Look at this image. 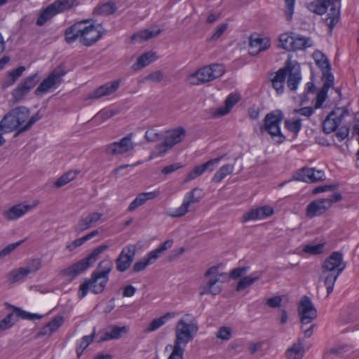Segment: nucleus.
<instances>
[{
	"label": "nucleus",
	"mask_w": 359,
	"mask_h": 359,
	"mask_svg": "<svg viewBox=\"0 0 359 359\" xmlns=\"http://www.w3.org/2000/svg\"><path fill=\"white\" fill-rule=\"evenodd\" d=\"M30 109L25 106L16 107L7 112L0 121V130L6 133L15 131L14 137L31 129L42 118L37 111L29 118Z\"/></svg>",
	"instance_id": "obj_1"
},
{
	"label": "nucleus",
	"mask_w": 359,
	"mask_h": 359,
	"mask_svg": "<svg viewBox=\"0 0 359 359\" xmlns=\"http://www.w3.org/2000/svg\"><path fill=\"white\" fill-rule=\"evenodd\" d=\"M93 21V19L83 20L77 22L66 29L65 39L67 43H72L79 39V42L85 46L89 47L98 41L104 33L102 24L95 25L90 24L84 26L83 24Z\"/></svg>",
	"instance_id": "obj_2"
},
{
	"label": "nucleus",
	"mask_w": 359,
	"mask_h": 359,
	"mask_svg": "<svg viewBox=\"0 0 359 359\" xmlns=\"http://www.w3.org/2000/svg\"><path fill=\"white\" fill-rule=\"evenodd\" d=\"M331 6L330 12L325 19V22L330 28L331 33L336 24L339 20L340 16V0H315L308 5V8L313 13L318 15L324 14L327 7Z\"/></svg>",
	"instance_id": "obj_3"
},
{
	"label": "nucleus",
	"mask_w": 359,
	"mask_h": 359,
	"mask_svg": "<svg viewBox=\"0 0 359 359\" xmlns=\"http://www.w3.org/2000/svg\"><path fill=\"white\" fill-rule=\"evenodd\" d=\"M283 118V114L279 109L268 113L264 118V123L259 128L260 135L266 133L277 144H282L285 140V136L282 133L280 127Z\"/></svg>",
	"instance_id": "obj_4"
},
{
	"label": "nucleus",
	"mask_w": 359,
	"mask_h": 359,
	"mask_svg": "<svg viewBox=\"0 0 359 359\" xmlns=\"http://www.w3.org/2000/svg\"><path fill=\"white\" fill-rule=\"evenodd\" d=\"M108 248L107 245H101L95 248L86 257L62 270L61 273L65 276H71L74 279L90 267L98 259L99 255Z\"/></svg>",
	"instance_id": "obj_5"
},
{
	"label": "nucleus",
	"mask_w": 359,
	"mask_h": 359,
	"mask_svg": "<svg viewBox=\"0 0 359 359\" xmlns=\"http://www.w3.org/2000/svg\"><path fill=\"white\" fill-rule=\"evenodd\" d=\"M225 72L224 66L222 64L214 63L203 67L189 76L190 83L198 86L215 80L222 76Z\"/></svg>",
	"instance_id": "obj_6"
},
{
	"label": "nucleus",
	"mask_w": 359,
	"mask_h": 359,
	"mask_svg": "<svg viewBox=\"0 0 359 359\" xmlns=\"http://www.w3.org/2000/svg\"><path fill=\"white\" fill-rule=\"evenodd\" d=\"M198 327L194 322L187 323L182 318L176 324L174 346H182L191 341L198 332Z\"/></svg>",
	"instance_id": "obj_7"
},
{
	"label": "nucleus",
	"mask_w": 359,
	"mask_h": 359,
	"mask_svg": "<svg viewBox=\"0 0 359 359\" xmlns=\"http://www.w3.org/2000/svg\"><path fill=\"white\" fill-rule=\"evenodd\" d=\"M112 263L109 259L101 261L97 267V269L93 272V283L100 280L98 285H93V290L94 294H100L104 290L109 280V273L112 269Z\"/></svg>",
	"instance_id": "obj_8"
},
{
	"label": "nucleus",
	"mask_w": 359,
	"mask_h": 359,
	"mask_svg": "<svg viewBox=\"0 0 359 359\" xmlns=\"http://www.w3.org/2000/svg\"><path fill=\"white\" fill-rule=\"evenodd\" d=\"M218 273V267L213 266L209 268L205 273V277L212 276L208 280L203 281L199 289V295L203 296L204 294H210L212 296L219 294L222 290V286L218 284L219 282Z\"/></svg>",
	"instance_id": "obj_9"
},
{
	"label": "nucleus",
	"mask_w": 359,
	"mask_h": 359,
	"mask_svg": "<svg viewBox=\"0 0 359 359\" xmlns=\"http://www.w3.org/2000/svg\"><path fill=\"white\" fill-rule=\"evenodd\" d=\"M186 131L184 128L178 127L166 135L162 143L159 144L156 147V149L158 151V154H152L151 158L153 156H163L164 154L167 152L168 149L172 148L175 144L181 142L184 137H185Z\"/></svg>",
	"instance_id": "obj_10"
},
{
	"label": "nucleus",
	"mask_w": 359,
	"mask_h": 359,
	"mask_svg": "<svg viewBox=\"0 0 359 359\" xmlns=\"http://www.w3.org/2000/svg\"><path fill=\"white\" fill-rule=\"evenodd\" d=\"M40 81V76L37 72L25 78L18 86L13 90L12 96L14 103H17L25 97L30 90L34 88Z\"/></svg>",
	"instance_id": "obj_11"
},
{
	"label": "nucleus",
	"mask_w": 359,
	"mask_h": 359,
	"mask_svg": "<svg viewBox=\"0 0 359 359\" xmlns=\"http://www.w3.org/2000/svg\"><path fill=\"white\" fill-rule=\"evenodd\" d=\"M348 114L346 107H337L332 110L323 122V130L326 134L335 131L341 124L345 115Z\"/></svg>",
	"instance_id": "obj_12"
},
{
	"label": "nucleus",
	"mask_w": 359,
	"mask_h": 359,
	"mask_svg": "<svg viewBox=\"0 0 359 359\" xmlns=\"http://www.w3.org/2000/svg\"><path fill=\"white\" fill-rule=\"evenodd\" d=\"M66 74L62 65L57 67L53 69L48 76L37 87L34 91L36 95H41L47 93L51 88L54 87L56 84L60 83L62 77Z\"/></svg>",
	"instance_id": "obj_13"
},
{
	"label": "nucleus",
	"mask_w": 359,
	"mask_h": 359,
	"mask_svg": "<svg viewBox=\"0 0 359 359\" xmlns=\"http://www.w3.org/2000/svg\"><path fill=\"white\" fill-rule=\"evenodd\" d=\"M298 313L302 324H309L314 320L317 316V310L310 297L304 296L299 304Z\"/></svg>",
	"instance_id": "obj_14"
},
{
	"label": "nucleus",
	"mask_w": 359,
	"mask_h": 359,
	"mask_svg": "<svg viewBox=\"0 0 359 359\" xmlns=\"http://www.w3.org/2000/svg\"><path fill=\"white\" fill-rule=\"evenodd\" d=\"M137 252L135 245H128L123 248L116 259V269L119 272H124L130 268Z\"/></svg>",
	"instance_id": "obj_15"
},
{
	"label": "nucleus",
	"mask_w": 359,
	"mask_h": 359,
	"mask_svg": "<svg viewBox=\"0 0 359 359\" xmlns=\"http://www.w3.org/2000/svg\"><path fill=\"white\" fill-rule=\"evenodd\" d=\"M133 134H128L118 142H114L106 146L105 151L107 155L123 154L134 149L132 142Z\"/></svg>",
	"instance_id": "obj_16"
},
{
	"label": "nucleus",
	"mask_w": 359,
	"mask_h": 359,
	"mask_svg": "<svg viewBox=\"0 0 359 359\" xmlns=\"http://www.w3.org/2000/svg\"><path fill=\"white\" fill-rule=\"evenodd\" d=\"M346 264L343 262V254L335 251L327 257L322 264V272H337L341 269V272L345 269Z\"/></svg>",
	"instance_id": "obj_17"
},
{
	"label": "nucleus",
	"mask_w": 359,
	"mask_h": 359,
	"mask_svg": "<svg viewBox=\"0 0 359 359\" xmlns=\"http://www.w3.org/2000/svg\"><path fill=\"white\" fill-rule=\"evenodd\" d=\"M332 207V202L325 198H319L309 203L306 208V217L311 219L325 213Z\"/></svg>",
	"instance_id": "obj_18"
},
{
	"label": "nucleus",
	"mask_w": 359,
	"mask_h": 359,
	"mask_svg": "<svg viewBox=\"0 0 359 359\" xmlns=\"http://www.w3.org/2000/svg\"><path fill=\"white\" fill-rule=\"evenodd\" d=\"M222 158V156L217 157L214 159H211L208 161L206 163L203 165L196 166L193 170L189 172L186 178L184 179V182H188L197 177L203 174L206 170L212 171L213 170V167L215 164L218 163L220 160Z\"/></svg>",
	"instance_id": "obj_19"
},
{
	"label": "nucleus",
	"mask_w": 359,
	"mask_h": 359,
	"mask_svg": "<svg viewBox=\"0 0 359 359\" xmlns=\"http://www.w3.org/2000/svg\"><path fill=\"white\" fill-rule=\"evenodd\" d=\"M120 85V80H115L107 83L97 89L88 95L89 99H98L103 96L109 95L116 92Z\"/></svg>",
	"instance_id": "obj_20"
},
{
	"label": "nucleus",
	"mask_w": 359,
	"mask_h": 359,
	"mask_svg": "<svg viewBox=\"0 0 359 359\" xmlns=\"http://www.w3.org/2000/svg\"><path fill=\"white\" fill-rule=\"evenodd\" d=\"M270 46L271 43L269 39L260 37L254 38L253 36H251L249 39V54L251 55H257L260 52L269 48Z\"/></svg>",
	"instance_id": "obj_21"
},
{
	"label": "nucleus",
	"mask_w": 359,
	"mask_h": 359,
	"mask_svg": "<svg viewBox=\"0 0 359 359\" xmlns=\"http://www.w3.org/2000/svg\"><path fill=\"white\" fill-rule=\"evenodd\" d=\"M301 79L300 67L298 63L292 62L287 75V87L291 90H297Z\"/></svg>",
	"instance_id": "obj_22"
},
{
	"label": "nucleus",
	"mask_w": 359,
	"mask_h": 359,
	"mask_svg": "<svg viewBox=\"0 0 359 359\" xmlns=\"http://www.w3.org/2000/svg\"><path fill=\"white\" fill-rule=\"evenodd\" d=\"M159 195V191L143 192L139 194L137 197L130 203L127 210L133 212L140 206L144 205L147 201L154 199Z\"/></svg>",
	"instance_id": "obj_23"
},
{
	"label": "nucleus",
	"mask_w": 359,
	"mask_h": 359,
	"mask_svg": "<svg viewBox=\"0 0 359 359\" xmlns=\"http://www.w3.org/2000/svg\"><path fill=\"white\" fill-rule=\"evenodd\" d=\"M241 100V96L237 93H231L225 100L224 107L218 108L213 113L214 116H222L227 114L233 107Z\"/></svg>",
	"instance_id": "obj_24"
},
{
	"label": "nucleus",
	"mask_w": 359,
	"mask_h": 359,
	"mask_svg": "<svg viewBox=\"0 0 359 359\" xmlns=\"http://www.w3.org/2000/svg\"><path fill=\"white\" fill-rule=\"evenodd\" d=\"M128 330V327L127 326L118 327L117 325H110L108 327V331L98 340V342L111 339H118L122 337L123 334L127 333Z\"/></svg>",
	"instance_id": "obj_25"
},
{
	"label": "nucleus",
	"mask_w": 359,
	"mask_h": 359,
	"mask_svg": "<svg viewBox=\"0 0 359 359\" xmlns=\"http://www.w3.org/2000/svg\"><path fill=\"white\" fill-rule=\"evenodd\" d=\"M102 217V214L100 212H93L89 214L84 218H81L78 225L75 229L76 231L82 232L89 229L91 225L99 221Z\"/></svg>",
	"instance_id": "obj_26"
},
{
	"label": "nucleus",
	"mask_w": 359,
	"mask_h": 359,
	"mask_svg": "<svg viewBox=\"0 0 359 359\" xmlns=\"http://www.w3.org/2000/svg\"><path fill=\"white\" fill-rule=\"evenodd\" d=\"M31 208L32 206L29 205L18 204L4 212V216L7 220H15L22 217Z\"/></svg>",
	"instance_id": "obj_27"
},
{
	"label": "nucleus",
	"mask_w": 359,
	"mask_h": 359,
	"mask_svg": "<svg viewBox=\"0 0 359 359\" xmlns=\"http://www.w3.org/2000/svg\"><path fill=\"white\" fill-rule=\"evenodd\" d=\"M304 347L300 339L285 351L286 359H302L304 355Z\"/></svg>",
	"instance_id": "obj_28"
},
{
	"label": "nucleus",
	"mask_w": 359,
	"mask_h": 359,
	"mask_svg": "<svg viewBox=\"0 0 359 359\" xmlns=\"http://www.w3.org/2000/svg\"><path fill=\"white\" fill-rule=\"evenodd\" d=\"M172 245V240L165 241L164 243H161L157 248L149 252L145 259L147 262H149V264H153L161 255L163 252H164L168 249L170 248Z\"/></svg>",
	"instance_id": "obj_29"
},
{
	"label": "nucleus",
	"mask_w": 359,
	"mask_h": 359,
	"mask_svg": "<svg viewBox=\"0 0 359 359\" xmlns=\"http://www.w3.org/2000/svg\"><path fill=\"white\" fill-rule=\"evenodd\" d=\"M156 59V53L154 52H147L139 57L135 64L132 65L134 71L139 70L149 65L151 62Z\"/></svg>",
	"instance_id": "obj_30"
},
{
	"label": "nucleus",
	"mask_w": 359,
	"mask_h": 359,
	"mask_svg": "<svg viewBox=\"0 0 359 359\" xmlns=\"http://www.w3.org/2000/svg\"><path fill=\"white\" fill-rule=\"evenodd\" d=\"M292 39L291 41V43H292L293 48L292 51L305 49L313 46V43L309 38H306L304 36H302L299 34H295L294 33H292Z\"/></svg>",
	"instance_id": "obj_31"
},
{
	"label": "nucleus",
	"mask_w": 359,
	"mask_h": 359,
	"mask_svg": "<svg viewBox=\"0 0 359 359\" xmlns=\"http://www.w3.org/2000/svg\"><path fill=\"white\" fill-rule=\"evenodd\" d=\"M56 13H61L79 5L77 0H55L51 4Z\"/></svg>",
	"instance_id": "obj_32"
},
{
	"label": "nucleus",
	"mask_w": 359,
	"mask_h": 359,
	"mask_svg": "<svg viewBox=\"0 0 359 359\" xmlns=\"http://www.w3.org/2000/svg\"><path fill=\"white\" fill-rule=\"evenodd\" d=\"M262 276V273L255 272L250 276H244L240 279L236 286V291L240 292L246 287L252 285L255 281L258 280Z\"/></svg>",
	"instance_id": "obj_33"
},
{
	"label": "nucleus",
	"mask_w": 359,
	"mask_h": 359,
	"mask_svg": "<svg viewBox=\"0 0 359 359\" xmlns=\"http://www.w3.org/2000/svg\"><path fill=\"white\" fill-rule=\"evenodd\" d=\"M313 168H302L296 171L293 175V179L297 181L313 183Z\"/></svg>",
	"instance_id": "obj_34"
},
{
	"label": "nucleus",
	"mask_w": 359,
	"mask_h": 359,
	"mask_svg": "<svg viewBox=\"0 0 359 359\" xmlns=\"http://www.w3.org/2000/svg\"><path fill=\"white\" fill-rule=\"evenodd\" d=\"M30 272L31 270L28 268H20L10 271L6 275V278L11 284H13L25 278Z\"/></svg>",
	"instance_id": "obj_35"
},
{
	"label": "nucleus",
	"mask_w": 359,
	"mask_h": 359,
	"mask_svg": "<svg viewBox=\"0 0 359 359\" xmlns=\"http://www.w3.org/2000/svg\"><path fill=\"white\" fill-rule=\"evenodd\" d=\"M161 32L162 30L161 29H158L156 31L146 29L140 32L134 34L130 39L132 41L142 42L158 36L159 34H161Z\"/></svg>",
	"instance_id": "obj_36"
},
{
	"label": "nucleus",
	"mask_w": 359,
	"mask_h": 359,
	"mask_svg": "<svg viewBox=\"0 0 359 359\" xmlns=\"http://www.w3.org/2000/svg\"><path fill=\"white\" fill-rule=\"evenodd\" d=\"M174 313L168 312L160 318L154 319L147 328V332H154L163 326L169 319L175 317Z\"/></svg>",
	"instance_id": "obj_37"
},
{
	"label": "nucleus",
	"mask_w": 359,
	"mask_h": 359,
	"mask_svg": "<svg viewBox=\"0 0 359 359\" xmlns=\"http://www.w3.org/2000/svg\"><path fill=\"white\" fill-rule=\"evenodd\" d=\"M57 14V13L55 11L53 6L50 4L41 11L40 15L36 22V25L43 26L48 20L53 18Z\"/></svg>",
	"instance_id": "obj_38"
},
{
	"label": "nucleus",
	"mask_w": 359,
	"mask_h": 359,
	"mask_svg": "<svg viewBox=\"0 0 359 359\" xmlns=\"http://www.w3.org/2000/svg\"><path fill=\"white\" fill-rule=\"evenodd\" d=\"M116 9L117 8L114 2L108 1L96 8L93 11V13L109 15L114 13Z\"/></svg>",
	"instance_id": "obj_39"
},
{
	"label": "nucleus",
	"mask_w": 359,
	"mask_h": 359,
	"mask_svg": "<svg viewBox=\"0 0 359 359\" xmlns=\"http://www.w3.org/2000/svg\"><path fill=\"white\" fill-rule=\"evenodd\" d=\"M91 281H93V273L90 279H85L84 282L80 285L78 292V296L80 299H83L86 297L89 290L93 293V285H98L100 282V280H97L95 283Z\"/></svg>",
	"instance_id": "obj_40"
},
{
	"label": "nucleus",
	"mask_w": 359,
	"mask_h": 359,
	"mask_svg": "<svg viewBox=\"0 0 359 359\" xmlns=\"http://www.w3.org/2000/svg\"><path fill=\"white\" fill-rule=\"evenodd\" d=\"M95 334V328L94 327L93 332L90 335H86L81 338V342L76 347V351L77 354V358H80L82 355L83 351L87 348V347L90 344V343L93 341L94 337Z\"/></svg>",
	"instance_id": "obj_41"
},
{
	"label": "nucleus",
	"mask_w": 359,
	"mask_h": 359,
	"mask_svg": "<svg viewBox=\"0 0 359 359\" xmlns=\"http://www.w3.org/2000/svg\"><path fill=\"white\" fill-rule=\"evenodd\" d=\"M233 171V165L231 164H226L222 166L214 175L212 181L214 182H220L228 175L232 173Z\"/></svg>",
	"instance_id": "obj_42"
},
{
	"label": "nucleus",
	"mask_w": 359,
	"mask_h": 359,
	"mask_svg": "<svg viewBox=\"0 0 359 359\" xmlns=\"http://www.w3.org/2000/svg\"><path fill=\"white\" fill-rule=\"evenodd\" d=\"M203 197V191L198 188H194L188 192L184 198L185 202H189L190 206L193 203H198Z\"/></svg>",
	"instance_id": "obj_43"
},
{
	"label": "nucleus",
	"mask_w": 359,
	"mask_h": 359,
	"mask_svg": "<svg viewBox=\"0 0 359 359\" xmlns=\"http://www.w3.org/2000/svg\"><path fill=\"white\" fill-rule=\"evenodd\" d=\"M79 173L78 171L69 170L61 175L55 182V186L57 188L62 187L72 181Z\"/></svg>",
	"instance_id": "obj_44"
},
{
	"label": "nucleus",
	"mask_w": 359,
	"mask_h": 359,
	"mask_svg": "<svg viewBox=\"0 0 359 359\" xmlns=\"http://www.w3.org/2000/svg\"><path fill=\"white\" fill-rule=\"evenodd\" d=\"M292 63V62H291L290 59L287 60L285 62L284 67L278 70V72L276 74V76L272 79V80L285 82V79L287 76L288 73L290 72Z\"/></svg>",
	"instance_id": "obj_45"
},
{
	"label": "nucleus",
	"mask_w": 359,
	"mask_h": 359,
	"mask_svg": "<svg viewBox=\"0 0 359 359\" xmlns=\"http://www.w3.org/2000/svg\"><path fill=\"white\" fill-rule=\"evenodd\" d=\"M25 70L24 66H20L8 72V79L4 83L5 86L13 85Z\"/></svg>",
	"instance_id": "obj_46"
},
{
	"label": "nucleus",
	"mask_w": 359,
	"mask_h": 359,
	"mask_svg": "<svg viewBox=\"0 0 359 359\" xmlns=\"http://www.w3.org/2000/svg\"><path fill=\"white\" fill-rule=\"evenodd\" d=\"M285 127L287 130L297 135L302 127V119L299 118L293 121L287 119L285 121Z\"/></svg>",
	"instance_id": "obj_47"
},
{
	"label": "nucleus",
	"mask_w": 359,
	"mask_h": 359,
	"mask_svg": "<svg viewBox=\"0 0 359 359\" xmlns=\"http://www.w3.org/2000/svg\"><path fill=\"white\" fill-rule=\"evenodd\" d=\"M292 39V33L290 34H289L288 33H283L280 34L278 38V41L280 43L278 46L287 51H292L293 48L292 43H291Z\"/></svg>",
	"instance_id": "obj_48"
},
{
	"label": "nucleus",
	"mask_w": 359,
	"mask_h": 359,
	"mask_svg": "<svg viewBox=\"0 0 359 359\" xmlns=\"http://www.w3.org/2000/svg\"><path fill=\"white\" fill-rule=\"evenodd\" d=\"M18 321L15 319L14 313H8L4 319L0 320V331H5L11 327Z\"/></svg>",
	"instance_id": "obj_49"
},
{
	"label": "nucleus",
	"mask_w": 359,
	"mask_h": 359,
	"mask_svg": "<svg viewBox=\"0 0 359 359\" xmlns=\"http://www.w3.org/2000/svg\"><path fill=\"white\" fill-rule=\"evenodd\" d=\"M261 208L257 209H252L243 216V220L247 222L249 220H255L257 219L264 218Z\"/></svg>",
	"instance_id": "obj_50"
},
{
	"label": "nucleus",
	"mask_w": 359,
	"mask_h": 359,
	"mask_svg": "<svg viewBox=\"0 0 359 359\" xmlns=\"http://www.w3.org/2000/svg\"><path fill=\"white\" fill-rule=\"evenodd\" d=\"M329 90V88L326 87H322L320 91L317 94L316 103L314 105L315 109H319L321 108L324 102L327 99V92Z\"/></svg>",
	"instance_id": "obj_51"
},
{
	"label": "nucleus",
	"mask_w": 359,
	"mask_h": 359,
	"mask_svg": "<svg viewBox=\"0 0 359 359\" xmlns=\"http://www.w3.org/2000/svg\"><path fill=\"white\" fill-rule=\"evenodd\" d=\"M325 247L324 243L316 245H306L304 247L303 251L311 255H320L323 253Z\"/></svg>",
	"instance_id": "obj_52"
},
{
	"label": "nucleus",
	"mask_w": 359,
	"mask_h": 359,
	"mask_svg": "<svg viewBox=\"0 0 359 359\" xmlns=\"http://www.w3.org/2000/svg\"><path fill=\"white\" fill-rule=\"evenodd\" d=\"M64 323V317L62 316H56L47 323L48 327L50 328L49 335L55 332Z\"/></svg>",
	"instance_id": "obj_53"
},
{
	"label": "nucleus",
	"mask_w": 359,
	"mask_h": 359,
	"mask_svg": "<svg viewBox=\"0 0 359 359\" xmlns=\"http://www.w3.org/2000/svg\"><path fill=\"white\" fill-rule=\"evenodd\" d=\"M6 305L13 309V313H14L15 319L18 320V318H22L25 320H29L30 313L25 311L19 307L11 306L8 303H6Z\"/></svg>",
	"instance_id": "obj_54"
},
{
	"label": "nucleus",
	"mask_w": 359,
	"mask_h": 359,
	"mask_svg": "<svg viewBox=\"0 0 359 359\" xmlns=\"http://www.w3.org/2000/svg\"><path fill=\"white\" fill-rule=\"evenodd\" d=\"M323 80L324 81L323 87H326L330 89L334 84V76L331 73V69H325L322 72Z\"/></svg>",
	"instance_id": "obj_55"
},
{
	"label": "nucleus",
	"mask_w": 359,
	"mask_h": 359,
	"mask_svg": "<svg viewBox=\"0 0 359 359\" xmlns=\"http://www.w3.org/2000/svg\"><path fill=\"white\" fill-rule=\"evenodd\" d=\"M217 338L222 340H229L231 337V329L229 327H221L216 334Z\"/></svg>",
	"instance_id": "obj_56"
},
{
	"label": "nucleus",
	"mask_w": 359,
	"mask_h": 359,
	"mask_svg": "<svg viewBox=\"0 0 359 359\" xmlns=\"http://www.w3.org/2000/svg\"><path fill=\"white\" fill-rule=\"evenodd\" d=\"M295 0H285L286 8L285 10V14L287 21H291L292 15L294 13V6Z\"/></svg>",
	"instance_id": "obj_57"
},
{
	"label": "nucleus",
	"mask_w": 359,
	"mask_h": 359,
	"mask_svg": "<svg viewBox=\"0 0 359 359\" xmlns=\"http://www.w3.org/2000/svg\"><path fill=\"white\" fill-rule=\"evenodd\" d=\"M25 239L18 241L16 243H11L8 245H7L6 248H4L1 252H0V257H5L8 255H9L11 252H12L17 247L20 245Z\"/></svg>",
	"instance_id": "obj_58"
},
{
	"label": "nucleus",
	"mask_w": 359,
	"mask_h": 359,
	"mask_svg": "<svg viewBox=\"0 0 359 359\" xmlns=\"http://www.w3.org/2000/svg\"><path fill=\"white\" fill-rule=\"evenodd\" d=\"M189 202H185L184 201L183 203L182 204V205L180 207H179L178 208H177L174 213L171 215L172 217H182L184 216L187 212H188L189 211Z\"/></svg>",
	"instance_id": "obj_59"
},
{
	"label": "nucleus",
	"mask_w": 359,
	"mask_h": 359,
	"mask_svg": "<svg viewBox=\"0 0 359 359\" xmlns=\"http://www.w3.org/2000/svg\"><path fill=\"white\" fill-rule=\"evenodd\" d=\"M184 349L182 346H172V351L168 359H183Z\"/></svg>",
	"instance_id": "obj_60"
},
{
	"label": "nucleus",
	"mask_w": 359,
	"mask_h": 359,
	"mask_svg": "<svg viewBox=\"0 0 359 359\" xmlns=\"http://www.w3.org/2000/svg\"><path fill=\"white\" fill-rule=\"evenodd\" d=\"M162 137H163V135L156 133L153 129L147 130L145 133V139L148 142H156L158 140H161Z\"/></svg>",
	"instance_id": "obj_61"
},
{
	"label": "nucleus",
	"mask_w": 359,
	"mask_h": 359,
	"mask_svg": "<svg viewBox=\"0 0 359 359\" xmlns=\"http://www.w3.org/2000/svg\"><path fill=\"white\" fill-rule=\"evenodd\" d=\"M314 109H315L314 107H302L299 109H294L292 111V113L298 114H300V115H302V116H304L309 118L313 114Z\"/></svg>",
	"instance_id": "obj_62"
},
{
	"label": "nucleus",
	"mask_w": 359,
	"mask_h": 359,
	"mask_svg": "<svg viewBox=\"0 0 359 359\" xmlns=\"http://www.w3.org/2000/svg\"><path fill=\"white\" fill-rule=\"evenodd\" d=\"M164 74L161 71H156L148 74L144 80H149L155 83H159L163 79Z\"/></svg>",
	"instance_id": "obj_63"
},
{
	"label": "nucleus",
	"mask_w": 359,
	"mask_h": 359,
	"mask_svg": "<svg viewBox=\"0 0 359 359\" xmlns=\"http://www.w3.org/2000/svg\"><path fill=\"white\" fill-rule=\"evenodd\" d=\"M149 265V262H147L144 257V259L138 261L134 264L133 266V271L134 273L140 272L144 271Z\"/></svg>",
	"instance_id": "obj_64"
}]
</instances>
